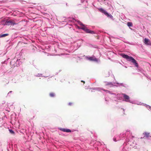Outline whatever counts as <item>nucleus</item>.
Returning <instances> with one entry per match:
<instances>
[{"mask_svg":"<svg viewBox=\"0 0 151 151\" xmlns=\"http://www.w3.org/2000/svg\"><path fill=\"white\" fill-rule=\"evenodd\" d=\"M121 55L123 58L126 59L128 61L133 63L136 67L138 68L139 65L138 63L132 57L124 54H122Z\"/></svg>","mask_w":151,"mask_h":151,"instance_id":"obj_1","label":"nucleus"},{"mask_svg":"<svg viewBox=\"0 0 151 151\" xmlns=\"http://www.w3.org/2000/svg\"><path fill=\"white\" fill-rule=\"evenodd\" d=\"M101 12L104 14L106 15L108 17L111 18L112 16L111 14H109L105 10L102 8H99L98 9Z\"/></svg>","mask_w":151,"mask_h":151,"instance_id":"obj_2","label":"nucleus"},{"mask_svg":"<svg viewBox=\"0 0 151 151\" xmlns=\"http://www.w3.org/2000/svg\"><path fill=\"white\" fill-rule=\"evenodd\" d=\"M81 29L84 30L87 33H90L92 34H94L95 33L93 31L90 30L89 29H87L85 26L82 27Z\"/></svg>","mask_w":151,"mask_h":151,"instance_id":"obj_3","label":"nucleus"},{"mask_svg":"<svg viewBox=\"0 0 151 151\" xmlns=\"http://www.w3.org/2000/svg\"><path fill=\"white\" fill-rule=\"evenodd\" d=\"M142 135L143 136V137H141V138H143L145 139L151 137L150 135V133L148 132H145L143 133Z\"/></svg>","mask_w":151,"mask_h":151,"instance_id":"obj_4","label":"nucleus"},{"mask_svg":"<svg viewBox=\"0 0 151 151\" xmlns=\"http://www.w3.org/2000/svg\"><path fill=\"white\" fill-rule=\"evenodd\" d=\"M6 24L8 25H14V24H16V23L14 22L13 20H10L9 21H7L6 22Z\"/></svg>","mask_w":151,"mask_h":151,"instance_id":"obj_5","label":"nucleus"},{"mask_svg":"<svg viewBox=\"0 0 151 151\" xmlns=\"http://www.w3.org/2000/svg\"><path fill=\"white\" fill-rule=\"evenodd\" d=\"M104 86H108L110 87H113L114 86V85L111 82H108L106 81H105L104 82Z\"/></svg>","mask_w":151,"mask_h":151,"instance_id":"obj_6","label":"nucleus"},{"mask_svg":"<svg viewBox=\"0 0 151 151\" xmlns=\"http://www.w3.org/2000/svg\"><path fill=\"white\" fill-rule=\"evenodd\" d=\"M122 95L123 96V97L125 99V101H129V96L124 93H123Z\"/></svg>","mask_w":151,"mask_h":151,"instance_id":"obj_7","label":"nucleus"},{"mask_svg":"<svg viewBox=\"0 0 151 151\" xmlns=\"http://www.w3.org/2000/svg\"><path fill=\"white\" fill-rule=\"evenodd\" d=\"M144 42L145 44L149 45H151V42L150 40L148 39L145 38L144 40Z\"/></svg>","mask_w":151,"mask_h":151,"instance_id":"obj_8","label":"nucleus"},{"mask_svg":"<svg viewBox=\"0 0 151 151\" xmlns=\"http://www.w3.org/2000/svg\"><path fill=\"white\" fill-rule=\"evenodd\" d=\"M60 129L61 131L63 132H71V130L69 129L60 128Z\"/></svg>","mask_w":151,"mask_h":151,"instance_id":"obj_9","label":"nucleus"},{"mask_svg":"<svg viewBox=\"0 0 151 151\" xmlns=\"http://www.w3.org/2000/svg\"><path fill=\"white\" fill-rule=\"evenodd\" d=\"M88 60L91 61H97V59L96 58L93 57H90L88 58Z\"/></svg>","mask_w":151,"mask_h":151,"instance_id":"obj_10","label":"nucleus"},{"mask_svg":"<svg viewBox=\"0 0 151 151\" xmlns=\"http://www.w3.org/2000/svg\"><path fill=\"white\" fill-rule=\"evenodd\" d=\"M130 145L133 148L135 147V145H136L135 142H130Z\"/></svg>","mask_w":151,"mask_h":151,"instance_id":"obj_11","label":"nucleus"},{"mask_svg":"<svg viewBox=\"0 0 151 151\" xmlns=\"http://www.w3.org/2000/svg\"><path fill=\"white\" fill-rule=\"evenodd\" d=\"M8 34H5L0 35V37H4L8 35Z\"/></svg>","mask_w":151,"mask_h":151,"instance_id":"obj_12","label":"nucleus"},{"mask_svg":"<svg viewBox=\"0 0 151 151\" xmlns=\"http://www.w3.org/2000/svg\"><path fill=\"white\" fill-rule=\"evenodd\" d=\"M127 25L129 27L132 26V23L131 22H129L127 23Z\"/></svg>","mask_w":151,"mask_h":151,"instance_id":"obj_13","label":"nucleus"},{"mask_svg":"<svg viewBox=\"0 0 151 151\" xmlns=\"http://www.w3.org/2000/svg\"><path fill=\"white\" fill-rule=\"evenodd\" d=\"M50 96L51 97H53L55 96V94L53 93H50Z\"/></svg>","mask_w":151,"mask_h":151,"instance_id":"obj_14","label":"nucleus"},{"mask_svg":"<svg viewBox=\"0 0 151 151\" xmlns=\"http://www.w3.org/2000/svg\"><path fill=\"white\" fill-rule=\"evenodd\" d=\"M9 131L10 133H11L12 134H14V131L11 129H9Z\"/></svg>","mask_w":151,"mask_h":151,"instance_id":"obj_15","label":"nucleus"},{"mask_svg":"<svg viewBox=\"0 0 151 151\" xmlns=\"http://www.w3.org/2000/svg\"><path fill=\"white\" fill-rule=\"evenodd\" d=\"M79 24L81 26H82V27L84 26V25L81 22H80L79 23Z\"/></svg>","mask_w":151,"mask_h":151,"instance_id":"obj_16","label":"nucleus"},{"mask_svg":"<svg viewBox=\"0 0 151 151\" xmlns=\"http://www.w3.org/2000/svg\"><path fill=\"white\" fill-rule=\"evenodd\" d=\"M102 90H103V91H108V90H105V89H102Z\"/></svg>","mask_w":151,"mask_h":151,"instance_id":"obj_17","label":"nucleus"},{"mask_svg":"<svg viewBox=\"0 0 151 151\" xmlns=\"http://www.w3.org/2000/svg\"><path fill=\"white\" fill-rule=\"evenodd\" d=\"M81 82H83L84 83H85V81H81Z\"/></svg>","mask_w":151,"mask_h":151,"instance_id":"obj_18","label":"nucleus"},{"mask_svg":"<svg viewBox=\"0 0 151 151\" xmlns=\"http://www.w3.org/2000/svg\"><path fill=\"white\" fill-rule=\"evenodd\" d=\"M72 104V103H69V105H71Z\"/></svg>","mask_w":151,"mask_h":151,"instance_id":"obj_19","label":"nucleus"},{"mask_svg":"<svg viewBox=\"0 0 151 151\" xmlns=\"http://www.w3.org/2000/svg\"><path fill=\"white\" fill-rule=\"evenodd\" d=\"M114 141H116V139L115 138H114Z\"/></svg>","mask_w":151,"mask_h":151,"instance_id":"obj_20","label":"nucleus"},{"mask_svg":"<svg viewBox=\"0 0 151 151\" xmlns=\"http://www.w3.org/2000/svg\"><path fill=\"white\" fill-rule=\"evenodd\" d=\"M12 92V91H10L9 92V93H11Z\"/></svg>","mask_w":151,"mask_h":151,"instance_id":"obj_21","label":"nucleus"}]
</instances>
